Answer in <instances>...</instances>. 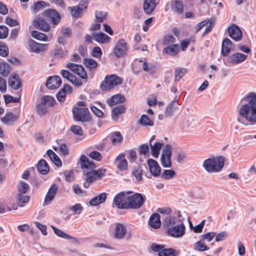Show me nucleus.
Here are the masks:
<instances>
[{"mask_svg": "<svg viewBox=\"0 0 256 256\" xmlns=\"http://www.w3.org/2000/svg\"><path fill=\"white\" fill-rule=\"evenodd\" d=\"M122 82L121 78L116 74L106 76L104 80L100 84V88L102 91H108L117 85L120 84Z\"/></svg>", "mask_w": 256, "mask_h": 256, "instance_id": "nucleus-4", "label": "nucleus"}, {"mask_svg": "<svg viewBox=\"0 0 256 256\" xmlns=\"http://www.w3.org/2000/svg\"><path fill=\"white\" fill-rule=\"evenodd\" d=\"M155 8V0H144L143 4V8L146 14H150L154 10Z\"/></svg>", "mask_w": 256, "mask_h": 256, "instance_id": "nucleus-31", "label": "nucleus"}, {"mask_svg": "<svg viewBox=\"0 0 256 256\" xmlns=\"http://www.w3.org/2000/svg\"><path fill=\"white\" fill-rule=\"evenodd\" d=\"M8 83L9 86L14 90H18L22 86V82L20 76L16 74H12L10 76Z\"/></svg>", "mask_w": 256, "mask_h": 256, "instance_id": "nucleus-20", "label": "nucleus"}, {"mask_svg": "<svg viewBox=\"0 0 256 256\" xmlns=\"http://www.w3.org/2000/svg\"><path fill=\"white\" fill-rule=\"evenodd\" d=\"M40 101L42 104H44L45 105L48 106H53L56 102L54 98L48 96H44Z\"/></svg>", "mask_w": 256, "mask_h": 256, "instance_id": "nucleus-50", "label": "nucleus"}, {"mask_svg": "<svg viewBox=\"0 0 256 256\" xmlns=\"http://www.w3.org/2000/svg\"><path fill=\"white\" fill-rule=\"evenodd\" d=\"M18 118V116L12 112H6L4 116L1 118V121L4 124L12 125Z\"/></svg>", "mask_w": 256, "mask_h": 256, "instance_id": "nucleus-25", "label": "nucleus"}, {"mask_svg": "<svg viewBox=\"0 0 256 256\" xmlns=\"http://www.w3.org/2000/svg\"><path fill=\"white\" fill-rule=\"evenodd\" d=\"M132 193L128 191L126 192H122L116 194L114 198L112 206L118 208L128 209V194Z\"/></svg>", "mask_w": 256, "mask_h": 256, "instance_id": "nucleus-5", "label": "nucleus"}, {"mask_svg": "<svg viewBox=\"0 0 256 256\" xmlns=\"http://www.w3.org/2000/svg\"><path fill=\"white\" fill-rule=\"evenodd\" d=\"M32 36L39 40L46 41L48 40L47 36L43 33L36 30H34L32 32Z\"/></svg>", "mask_w": 256, "mask_h": 256, "instance_id": "nucleus-48", "label": "nucleus"}, {"mask_svg": "<svg viewBox=\"0 0 256 256\" xmlns=\"http://www.w3.org/2000/svg\"><path fill=\"white\" fill-rule=\"evenodd\" d=\"M10 72V66L4 62L0 63V74L3 76H7Z\"/></svg>", "mask_w": 256, "mask_h": 256, "instance_id": "nucleus-39", "label": "nucleus"}, {"mask_svg": "<svg viewBox=\"0 0 256 256\" xmlns=\"http://www.w3.org/2000/svg\"><path fill=\"white\" fill-rule=\"evenodd\" d=\"M106 199V194L105 192H103L91 199L90 201V204L91 206H96L104 202Z\"/></svg>", "mask_w": 256, "mask_h": 256, "instance_id": "nucleus-33", "label": "nucleus"}, {"mask_svg": "<svg viewBox=\"0 0 256 256\" xmlns=\"http://www.w3.org/2000/svg\"><path fill=\"white\" fill-rule=\"evenodd\" d=\"M177 104L175 100L172 101L166 107L165 116H170L173 114V113L176 109Z\"/></svg>", "mask_w": 256, "mask_h": 256, "instance_id": "nucleus-42", "label": "nucleus"}, {"mask_svg": "<svg viewBox=\"0 0 256 256\" xmlns=\"http://www.w3.org/2000/svg\"><path fill=\"white\" fill-rule=\"evenodd\" d=\"M79 162L84 176L85 182L84 186L86 188H88L90 184L100 179L105 175L106 170L102 168L95 170L96 168L95 163L90 160L85 155H82L80 156Z\"/></svg>", "mask_w": 256, "mask_h": 256, "instance_id": "nucleus-1", "label": "nucleus"}, {"mask_svg": "<svg viewBox=\"0 0 256 256\" xmlns=\"http://www.w3.org/2000/svg\"><path fill=\"white\" fill-rule=\"evenodd\" d=\"M188 69L186 68H178L175 69L174 80L178 81L187 72Z\"/></svg>", "mask_w": 256, "mask_h": 256, "instance_id": "nucleus-43", "label": "nucleus"}, {"mask_svg": "<svg viewBox=\"0 0 256 256\" xmlns=\"http://www.w3.org/2000/svg\"><path fill=\"white\" fill-rule=\"evenodd\" d=\"M125 100V98L120 94H117L112 96L107 100V104L110 106L117 104L119 103H122Z\"/></svg>", "mask_w": 256, "mask_h": 256, "instance_id": "nucleus-30", "label": "nucleus"}, {"mask_svg": "<svg viewBox=\"0 0 256 256\" xmlns=\"http://www.w3.org/2000/svg\"><path fill=\"white\" fill-rule=\"evenodd\" d=\"M176 175V172L172 170H164L161 175L162 178L168 180L172 178Z\"/></svg>", "mask_w": 256, "mask_h": 256, "instance_id": "nucleus-52", "label": "nucleus"}, {"mask_svg": "<svg viewBox=\"0 0 256 256\" xmlns=\"http://www.w3.org/2000/svg\"><path fill=\"white\" fill-rule=\"evenodd\" d=\"M70 130L75 134L78 136L82 135L83 131L80 126L72 125L70 127Z\"/></svg>", "mask_w": 256, "mask_h": 256, "instance_id": "nucleus-64", "label": "nucleus"}, {"mask_svg": "<svg viewBox=\"0 0 256 256\" xmlns=\"http://www.w3.org/2000/svg\"><path fill=\"white\" fill-rule=\"evenodd\" d=\"M50 160L58 166H61L62 162L59 157L51 150H48L46 152Z\"/></svg>", "mask_w": 256, "mask_h": 256, "instance_id": "nucleus-36", "label": "nucleus"}, {"mask_svg": "<svg viewBox=\"0 0 256 256\" xmlns=\"http://www.w3.org/2000/svg\"><path fill=\"white\" fill-rule=\"evenodd\" d=\"M38 172L42 174H46L49 172V167L46 162L44 160H40L37 166Z\"/></svg>", "mask_w": 256, "mask_h": 256, "instance_id": "nucleus-35", "label": "nucleus"}, {"mask_svg": "<svg viewBox=\"0 0 256 256\" xmlns=\"http://www.w3.org/2000/svg\"><path fill=\"white\" fill-rule=\"evenodd\" d=\"M50 227L53 230L54 233L57 236L64 239L70 240L74 244L78 243V240L76 238L70 236V235L65 233L62 230L58 229V228L54 226H51Z\"/></svg>", "mask_w": 256, "mask_h": 256, "instance_id": "nucleus-21", "label": "nucleus"}, {"mask_svg": "<svg viewBox=\"0 0 256 256\" xmlns=\"http://www.w3.org/2000/svg\"><path fill=\"white\" fill-rule=\"evenodd\" d=\"M179 252L172 248H164L162 252L160 253V256H177Z\"/></svg>", "mask_w": 256, "mask_h": 256, "instance_id": "nucleus-47", "label": "nucleus"}, {"mask_svg": "<svg viewBox=\"0 0 256 256\" xmlns=\"http://www.w3.org/2000/svg\"><path fill=\"white\" fill-rule=\"evenodd\" d=\"M194 249L198 252H204L209 250L210 247L205 244V242L202 240L200 239L194 244Z\"/></svg>", "mask_w": 256, "mask_h": 256, "instance_id": "nucleus-38", "label": "nucleus"}, {"mask_svg": "<svg viewBox=\"0 0 256 256\" xmlns=\"http://www.w3.org/2000/svg\"><path fill=\"white\" fill-rule=\"evenodd\" d=\"M139 124L144 126H152L154 125V122L146 114H142L140 120Z\"/></svg>", "mask_w": 256, "mask_h": 256, "instance_id": "nucleus-41", "label": "nucleus"}, {"mask_svg": "<svg viewBox=\"0 0 256 256\" xmlns=\"http://www.w3.org/2000/svg\"><path fill=\"white\" fill-rule=\"evenodd\" d=\"M171 8L175 12L181 14L184 12V4L181 0H174L172 2Z\"/></svg>", "mask_w": 256, "mask_h": 256, "instance_id": "nucleus-34", "label": "nucleus"}, {"mask_svg": "<svg viewBox=\"0 0 256 256\" xmlns=\"http://www.w3.org/2000/svg\"><path fill=\"white\" fill-rule=\"evenodd\" d=\"M43 16L54 25L56 24L60 20V14L56 10L53 9L46 10L44 12Z\"/></svg>", "mask_w": 256, "mask_h": 256, "instance_id": "nucleus-13", "label": "nucleus"}, {"mask_svg": "<svg viewBox=\"0 0 256 256\" xmlns=\"http://www.w3.org/2000/svg\"><path fill=\"white\" fill-rule=\"evenodd\" d=\"M33 24L35 28L44 32H48L50 26L49 24L42 18H38L34 20Z\"/></svg>", "mask_w": 256, "mask_h": 256, "instance_id": "nucleus-23", "label": "nucleus"}, {"mask_svg": "<svg viewBox=\"0 0 256 256\" xmlns=\"http://www.w3.org/2000/svg\"><path fill=\"white\" fill-rule=\"evenodd\" d=\"M150 226L154 228H158L161 225L160 215L158 213L152 214L148 221Z\"/></svg>", "mask_w": 256, "mask_h": 256, "instance_id": "nucleus-32", "label": "nucleus"}, {"mask_svg": "<svg viewBox=\"0 0 256 256\" xmlns=\"http://www.w3.org/2000/svg\"><path fill=\"white\" fill-rule=\"evenodd\" d=\"M17 189L18 192V194H26L29 189V186L26 182L21 181L18 184Z\"/></svg>", "mask_w": 256, "mask_h": 256, "instance_id": "nucleus-46", "label": "nucleus"}, {"mask_svg": "<svg viewBox=\"0 0 256 256\" xmlns=\"http://www.w3.org/2000/svg\"><path fill=\"white\" fill-rule=\"evenodd\" d=\"M58 190V187L56 184H52L50 188L44 198V202L45 204H50L54 198Z\"/></svg>", "mask_w": 256, "mask_h": 256, "instance_id": "nucleus-22", "label": "nucleus"}, {"mask_svg": "<svg viewBox=\"0 0 256 256\" xmlns=\"http://www.w3.org/2000/svg\"><path fill=\"white\" fill-rule=\"evenodd\" d=\"M132 175L135 177L138 182L140 181L142 176V171L141 168L138 167L134 168L132 171Z\"/></svg>", "mask_w": 256, "mask_h": 256, "instance_id": "nucleus-54", "label": "nucleus"}, {"mask_svg": "<svg viewBox=\"0 0 256 256\" xmlns=\"http://www.w3.org/2000/svg\"><path fill=\"white\" fill-rule=\"evenodd\" d=\"M89 156L92 159L100 162L102 159L101 154L98 151L94 150L91 152L89 154Z\"/></svg>", "mask_w": 256, "mask_h": 256, "instance_id": "nucleus-62", "label": "nucleus"}, {"mask_svg": "<svg viewBox=\"0 0 256 256\" xmlns=\"http://www.w3.org/2000/svg\"><path fill=\"white\" fill-rule=\"evenodd\" d=\"M106 12H103L96 11L95 12V16L97 22H102L106 19Z\"/></svg>", "mask_w": 256, "mask_h": 256, "instance_id": "nucleus-58", "label": "nucleus"}, {"mask_svg": "<svg viewBox=\"0 0 256 256\" xmlns=\"http://www.w3.org/2000/svg\"><path fill=\"white\" fill-rule=\"evenodd\" d=\"M72 189L74 192L78 196H84L86 194V192L81 190L78 184H73Z\"/></svg>", "mask_w": 256, "mask_h": 256, "instance_id": "nucleus-63", "label": "nucleus"}, {"mask_svg": "<svg viewBox=\"0 0 256 256\" xmlns=\"http://www.w3.org/2000/svg\"><path fill=\"white\" fill-rule=\"evenodd\" d=\"M46 106L44 104H38L36 106L38 114L40 115L44 114L47 112Z\"/></svg>", "mask_w": 256, "mask_h": 256, "instance_id": "nucleus-61", "label": "nucleus"}, {"mask_svg": "<svg viewBox=\"0 0 256 256\" xmlns=\"http://www.w3.org/2000/svg\"><path fill=\"white\" fill-rule=\"evenodd\" d=\"M69 210L73 212L74 214H80L83 210V208L80 204H76L69 207Z\"/></svg>", "mask_w": 256, "mask_h": 256, "instance_id": "nucleus-57", "label": "nucleus"}, {"mask_svg": "<svg viewBox=\"0 0 256 256\" xmlns=\"http://www.w3.org/2000/svg\"><path fill=\"white\" fill-rule=\"evenodd\" d=\"M148 164L150 170L154 176L158 177L160 176L161 168L156 160L150 158L148 160Z\"/></svg>", "mask_w": 256, "mask_h": 256, "instance_id": "nucleus-17", "label": "nucleus"}, {"mask_svg": "<svg viewBox=\"0 0 256 256\" xmlns=\"http://www.w3.org/2000/svg\"><path fill=\"white\" fill-rule=\"evenodd\" d=\"M8 46L3 42H0V55L3 57L8 56Z\"/></svg>", "mask_w": 256, "mask_h": 256, "instance_id": "nucleus-60", "label": "nucleus"}, {"mask_svg": "<svg viewBox=\"0 0 256 256\" xmlns=\"http://www.w3.org/2000/svg\"><path fill=\"white\" fill-rule=\"evenodd\" d=\"M172 148L170 144H166L162 150L161 162L163 167L170 168L171 163Z\"/></svg>", "mask_w": 256, "mask_h": 256, "instance_id": "nucleus-11", "label": "nucleus"}, {"mask_svg": "<svg viewBox=\"0 0 256 256\" xmlns=\"http://www.w3.org/2000/svg\"><path fill=\"white\" fill-rule=\"evenodd\" d=\"M150 248L153 252H157L158 256H160V254L162 252L164 249V246L153 243L151 244Z\"/></svg>", "mask_w": 256, "mask_h": 256, "instance_id": "nucleus-56", "label": "nucleus"}, {"mask_svg": "<svg viewBox=\"0 0 256 256\" xmlns=\"http://www.w3.org/2000/svg\"><path fill=\"white\" fill-rule=\"evenodd\" d=\"M229 36L234 40L238 42L242 38V32L240 28L235 24L230 26L228 29Z\"/></svg>", "mask_w": 256, "mask_h": 256, "instance_id": "nucleus-15", "label": "nucleus"}, {"mask_svg": "<svg viewBox=\"0 0 256 256\" xmlns=\"http://www.w3.org/2000/svg\"><path fill=\"white\" fill-rule=\"evenodd\" d=\"M178 46L176 44H172L165 48L166 52L170 56L176 55L178 53Z\"/></svg>", "mask_w": 256, "mask_h": 256, "instance_id": "nucleus-49", "label": "nucleus"}, {"mask_svg": "<svg viewBox=\"0 0 256 256\" xmlns=\"http://www.w3.org/2000/svg\"><path fill=\"white\" fill-rule=\"evenodd\" d=\"M247 58V56L240 52H236L228 56L226 62L232 64H240Z\"/></svg>", "mask_w": 256, "mask_h": 256, "instance_id": "nucleus-14", "label": "nucleus"}, {"mask_svg": "<svg viewBox=\"0 0 256 256\" xmlns=\"http://www.w3.org/2000/svg\"><path fill=\"white\" fill-rule=\"evenodd\" d=\"M84 64L86 68H88L90 69H95L98 66L96 62L92 58H84Z\"/></svg>", "mask_w": 256, "mask_h": 256, "instance_id": "nucleus-44", "label": "nucleus"}, {"mask_svg": "<svg viewBox=\"0 0 256 256\" xmlns=\"http://www.w3.org/2000/svg\"><path fill=\"white\" fill-rule=\"evenodd\" d=\"M138 152L140 154L148 155L149 153V146L146 144H142L138 148Z\"/></svg>", "mask_w": 256, "mask_h": 256, "instance_id": "nucleus-59", "label": "nucleus"}, {"mask_svg": "<svg viewBox=\"0 0 256 256\" xmlns=\"http://www.w3.org/2000/svg\"><path fill=\"white\" fill-rule=\"evenodd\" d=\"M182 220L183 218L178 212V217L174 216H166L164 220V226L166 228L173 226L182 224L183 222Z\"/></svg>", "mask_w": 256, "mask_h": 256, "instance_id": "nucleus-16", "label": "nucleus"}, {"mask_svg": "<svg viewBox=\"0 0 256 256\" xmlns=\"http://www.w3.org/2000/svg\"><path fill=\"white\" fill-rule=\"evenodd\" d=\"M46 6V3L44 2L38 1L34 3V6L32 7V10L34 12H37L44 9Z\"/></svg>", "mask_w": 256, "mask_h": 256, "instance_id": "nucleus-51", "label": "nucleus"}, {"mask_svg": "<svg viewBox=\"0 0 256 256\" xmlns=\"http://www.w3.org/2000/svg\"><path fill=\"white\" fill-rule=\"evenodd\" d=\"M185 229L184 224L182 222L180 224L167 228L166 234L172 237L178 238L184 235Z\"/></svg>", "mask_w": 256, "mask_h": 256, "instance_id": "nucleus-10", "label": "nucleus"}, {"mask_svg": "<svg viewBox=\"0 0 256 256\" xmlns=\"http://www.w3.org/2000/svg\"><path fill=\"white\" fill-rule=\"evenodd\" d=\"M216 236V232H208L206 234H202L200 237V239L205 242H210Z\"/></svg>", "mask_w": 256, "mask_h": 256, "instance_id": "nucleus-53", "label": "nucleus"}, {"mask_svg": "<svg viewBox=\"0 0 256 256\" xmlns=\"http://www.w3.org/2000/svg\"><path fill=\"white\" fill-rule=\"evenodd\" d=\"M214 22L215 19L214 18H209L208 24L206 25V27L202 34V36H204L212 30V26L214 24Z\"/></svg>", "mask_w": 256, "mask_h": 256, "instance_id": "nucleus-55", "label": "nucleus"}, {"mask_svg": "<svg viewBox=\"0 0 256 256\" xmlns=\"http://www.w3.org/2000/svg\"><path fill=\"white\" fill-rule=\"evenodd\" d=\"M28 45L32 52L38 53L40 52L46 50L48 48V44H39L33 40H30L28 41Z\"/></svg>", "mask_w": 256, "mask_h": 256, "instance_id": "nucleus-19", "label": "nucleus"}, {"mask_svg": "<svg viewBox=\"0 0 256 256\" xmlns=\"http://www.w3.org/2000/svg\"><path fill=\"white\" fill-rule=\"evenodd\" d=\"M72 88L68 84H66L62 88L60 89L56 94V98L58 101L63 102L66 100V93L72 92Z\"/></svg>", "mask_w": 256, "mask_h": 256, "instance_id": "nucleus-24", "label": "nucleus"}, {"mask_svg": "<svg viewBox=\"0 0 256 256\" xmlns=\"http://www.w3.org/2000/svg\"><path fill=\"white\" fill-rule=\"evenodd\" d=\"M94 40L99 43L106 44L110 42V38L103 32L92 33Z\"/></svg>", "mask_w": 256, "mask_h": 256, "instance_id": "nucleus-27", "label": "nucleus"}, {"mask_svg": "<svg viewBox=\"0 0 256 256\" xmlns=\"http://www.w3.org/2000/svg\"><path fill=\"white\" fill-rule=\"evenodd\" d=\"M24 194H18L16 196V200L18 202V206L22 207L24 205L22 204L26 203L30 200L28 196Z\"/></svg>", "mask_w": 256, "mask_h": 256, "instance_id": "nucleus-45", "label": "nucleus"}, {"mask_svg": "<svg viewBox=\"0 0 256 256\" xmlns=\"http://www.w3.org/2000/svg\"><path fill=\"white\" fill-rule=\"evenodd\" d=\"M232 42L228 38H225L222 44L221 54L224 56H227L230 52Z\"/></svg>", "mask_w": 256, "mask_h": 256, "instance_id": "nucleus-26", "label": "nucleus"}, {"mask_svg": "<svg viewBox=\"0 0 256 256\" xmlns=\"http://www.w3.org/2000/svg\"><path fill=\"white\" fill-rule=\"evenodd\" d=\"M128 50V44L124 39H120L112 48V54L115 58H118L126 55Z\"/></svg>", "mask_w": 256, "mask_h": 256, "instance_id": "nucleus-6", "label": "nucleus"}, {"mask_svg": "<svg viewBox=\"0 0 256 256\" xmlns=\"http://www.w3.org/2000/svg\"><path fill=\"white\" fill-rule=\"evenodd\" d=\"M123 138L119 132H114L111 136V142L114 144H118L121 143Z\"/></svg>", "mask_w": 256, "mask_h": 256, "instance_id": "nucleus-40", "label": "nucleus"}, {"mask_svg": "<svg viewBox=\"0 0 256 256\" xmlns=\"http://www.w3.org/2000/svg\"><path fill=\"white\" fill-rule=\"evenodd\" d=\"M128 209H138L144 204V198L143 196L139 193H135L128 196Z\"/></svg>", "mask_w": 256, "mask_h": 256, "instance_id": "nucleus-9", "label": "nucleus"}, {"mask_svg": "<svg viewBox=\"0 0 256 256\" xmlns=\"http://www.w3.org/2000/svg\"><path fill=\"white\" fill-rule=\"evenodd\" d=\"M61 84V78L58 76H54L49 78L46 82V87L50 90H54L58 88Z\"/></svg>", "mask_w": 256, "mask_h": 256, "instance_id": "nucleus-18", "label": "nucleus"}, {"mask_svg": "<svg viewBox=\"0 0 256 256\" xmlns=\"http://www.w3.org/2000/svg\"><path fill=\"white\" fill-rule=\"evenodd\" d=\"M126 232V226L121 223H118L114 231V237L117 239H122L124 238Z\"/></svg>", "mask_w": 256, "mask_h": 256, "instance_id": "nucleus-28", "label": "nucleus"}, {"mask_svg": "<svg viewBox=\"0 0 256 256\" xmlns=\"http://www.w3.org/2000/svg\"><path fill=\"white\" fill-rule=\"evenodd\" d=\"M66 67L78 75L82 79L84 80L85 82L87 81L88 74L82 66L68 62L66 64Z\"/></svg>", "mask_w": 256, "mask_h": 256, "instance_id": "nucleus-12", "label": "nucleus"}, {"mask_svg": "<svg viewBox=\"0 0 256 256\" xmlns=\"http://www.w3.org/2000/svg\"><path fill=\"white\" fill-rule=\"evenodd\" d=\"M244 100L246 103L242 104L238 110L240 116L244 118L250 125L256 124V93L250 92Z\"/></svg>", "mask_w": 256, "mask_h": 256, "instance_id": "nucleus-2", "label": "nucleus"}, {"mask_svg": "<svg viewBox=\"0 0 256 256\" xmlns=\"http://www.w3.org/2000/svg\"><path fill=\"white\" fill-rule=\"evenodd\" d=\"M134 66L138 68V70H137L138 72L143 70L150 74H152L155 71L154 66L152 64H148L147 60L145 58L143 60H136L134 63V70H135V69H136Z\"/></svg>", "mask_w": 256, "mask_h": 256, "instance_id": "nucleus-8", "label": "nucleus"}, {"mask_svg": "<svg viewBox=\"0 0 256 256\" xmlns=\"http://www.w3.org/2000/svg\"><path fill=\"white\" fill-rule=\"evenodd\" d=\"M224 163L222 156H214L205 160L202 163V167L208 173H216L222 170Z\"/></svg>", "mask_w": 256, "mask_h": 256, "instance_id": "nucleus-3", "label": "nucleus"}, {"mask_svg": "<svg viewBox=\"0 0 256 256\" xmlns=\"http://www.w3.org/2000/svg\"><path fill=\"white\" fill-rule=\"evenodd\" d=\"M151 147V153L153 157L157 158L160 154V150L163 146L162 143L160 142H156L154 145L150 144Z\"/></svg>", "mask_w": 256, "mask_h": 256, "instance_id": "nucleus-37", "label": "nucleus"}, {"mask_svg": "<svg viewBox=\"0 0 256 256\" xmlns=\"http://www.w3.org/2000/svg\"><path fill=\"white\" fill-rule=\"evenodd\" d=\"M125 108L122 105H118L112 108L111 116L112 120L118 121L119 119V116L124 112Z\"/></svg>", "mask_w": 256, "mask_h": 256, "instance_id": "nucleus-29", "label": "nucleus"}, {"mask_svg": "<svg viewBox=\"0 0 256 256\" xmlns=\"http://www.w3.org/2000/svg\"><path fill=\"white\" fill-rule=\"evenodd\" d=\"M74 118L76 121L86 122L90 120L88 108L74 107L72 110Z\"/></svg>", "mask_w": 256, "mask_h": 256, "instance_id": "nucleus-7", "label": "nucleus"}]
</instances>
